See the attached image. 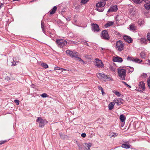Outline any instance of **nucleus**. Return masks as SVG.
Listing matches in <instances>:
<instances>
[{"label": "nucleus", "instance_id": "52", "mask_svg": "<svg viewBox=\"0 0 150 150\" xmlns=\"http://www.w3.org/2000/svg\"><path fill=\"white\" fill-rule=\"evenodd\" d=\"M63 70L65 71V70H67L65 69L62 68V70H61V71L60 72H62Z\"/></svg>", "mask_w": 150, "mask_h": 150}, {"label": "nucleus", "instance_id": "23", "mask_svg": "<svg viewBox=\"0 0 150 150\" xmlns=\"http://www.w3.org/2000/svg\"><path fill=\"white\" fill-rule=\"evenodd\" d=\"M115 105V103L114 102H110L108 105L109 109L110 110H111L113 108V107Z\"/></svg>", "mask_w": 150, "mask_h": 150}, {"label": "nucleus", "instance_id": "46", "mask_svg": "<svg viewBox=\"0 0 150 150\" xmlns=\"http://www.w3.org/2000/svg\"><path fill=\"white\" fill-rule=\"evenodd\" d=\"M147 84L148 86L150 87V80H148L147 81Z\"/></svg>", "mask_w": 150, "mask_h": 150}, {"label": "nucleus", "instance_id": "36", "mask_svg": "<svg viewBox=\"0 0 150 150\" xmlns=\"http://www.w3.org/2000/svg\"><path fill=\"white\" fill-rule=\"evenodd\" d=\"M41 96L43 98H46L48 97V95L45 93H44L41 95Z\"/></svg>", "mask_w": 150, "mask_h": 150}, {"label": "nucleus", "instance_id": "58", "mask_svg": "<svg viewBox=\"0 0 150 150\" xmlns=\"http://www.w3.org/2000/svg\"><path fill=\"white\" fill-rule=\"evenodd\" d=\"M13 1H19L20 0H13Z\"/></svg>", "mask_w": 150, "mask_h": 150}, {"label": "nucleus", "instance_id": "18", "mask_svg": "<svg viewBox=\"0 0 150 150\" xmlns=\"http://www.w3.org/2000/svg\"><path fill=\"white\" fill-rule=\"evenodd\" d=\"M113 61L114 62H121L123 61V60L122 58L117 57L114 58L113 59Z\"/></svg>", "mask_w": 150, "mask_h": 150}, {"label": "nucleus", "instance_id": "62", "mask_svg": "<svg viewBox=\"0 0 150 150\" xmlns=\"http://www.w3.org/2000/svg\"><path fill=\"white\" fill-rule=\"evenodd\" d=\"M127 84L126 83V84H125V85H126V86H127Z\"/></svg>", "mask_w": 150, "mask_h": 150}, {"label": "nucleus", "instance_id": "37", "mask_svg": "<svg viewBox=\"0 0 150 150\" xmlns=\"http://www.w3.org/2000/svg\"><path fill=\"white\" fill-rule=\"evenodd\" d=\"M77 145L80 150H81L83 148V145L82 144H80L78 143Z\"/></svg>", "mask_w": 150, "mask_h": 150}, {"label": "nucleus", "instance_id": "8", "mask_svg": "<svg viewBox=\"0 0 150 150\" xmlns=\"http://www.w3.org/2000/svg\"><path fill=\"white\" fill-rule=\"evenodd\" d=\"M127 59L128 61H132L135 62H137L138 63H140L142 62V61L139 59L134 58L133 57H128L127 58Z\"/></svg>", "mask_w": 150, "mask_h": 150}, {"label": "nucleus", "instance_id": "25", "mask_svg": "<svg viewBox=\"0 0 150 150\" xmlns=\"http://www.w3.org/2000/svg\"><path fill=\"white\" fill-rule=\"evenodd\" d=\"M131 146L127 144H123L122 145V147L126 149H129L131 147Z\"/></svg>", "mask_w": 150, "mask_h": 150}, {"label": "nucleus", "instance_id": "60", "mask_svg": "<svg viewBox=\"0 0 150 150\" xmlns=\"http://www.w3.org/2000/svg\"><path fill=\"white\" fill-rule=\"evenodd\" d=\"M101 49L102 50H103L104 49L103 48H101Z\"/></svg>", "mask_w": 150, "mask_h": 150}, {"label": "nucleus", "instance_id": "61", "mask_svg": "<svg viewBox=\"0 0 150 150\" xmlns=\"http://www.w3.org/2000/svg\"><path fill=\"white\" fill-rule=\"evenodd\" d=\"M15 79V78H13V79H12L13 80V79Z\"/></svg>", "mask_w": 150, "mask_h": 150}, {"label": "nucleus", "instance_id": "49", "mask_svg": "<svg viewBox=\"0 0 150 150\" xmlns=\"http://www.w3.org/2000/svg\"><path fill=\"white\" fill-rule=\"evenodd\" d=\"M4 6V4L2 3L0 4V9Z\"/></svg>", "mask_w": 150, "mask_h": 150}, {"label": "nucleus", "instance_id": "34", "mask_svg": "<svg viewBox=\"0 0 150 150\" xmlns=\"http://www.w3.org/2000/svg\"><path fill=\"white\" fill-rule=\"evenodd\" d=\"M41 65L45 68H47L48 67V65L45 63H42L41 64Z\"/></svg>", "mask_w": 150, "mask_h": 150}, {"label": "nucleus", "instance_id": "10", "mask_svg": "<svg viewBox=\"0 0 150 150\" xmlns=\"http://www.w3.org/2000/svg\"><path fill=\"white\" fill-rule=\"evenodd\" d=\"M123 100L122 99L119 98L115 99L113 100V102H114V103H116L117 105H119L123 103Z\"/></svg>", "mask_w": 150, "mask_h": 150}, {"label": "nucleus", "instance_id": "7", "mask_svg": "<svg viewBox=\"0 0 150 150\" xmlns=\"http://www.w3.org/2000/svg\"><path fill=\"white\" fill-rule=\"evenodd\" d=\"M102 38L105 40H108L109 38V36L108 33L106 30H103L102 32Z\"/></svg>", "mask_w": 150, "mask_h": 150}, {"label": "nucleus", "instance_id": "35", "mask_svg": "<svg viewBox=\"0 0 150 150\" xmlns=\"http://www.w3.org/2000/svg\"><path fill=\"white\" fill-rule=\"evenodd\" d=\"M89 0H81V3L82 4H86L87 2Z\"/></svg>", "mask_w": 150, "mask_h": 150}, {"label": "nucleus", "instance_id": "51", "mask_svg": "<svg viewBox=\"0 0 150 150\" xmlns=\"http://www.w3.org/2000/svg\"><path fill=\"white\" fill-rule=\"evenodd\" d=\"M101 91V92H102V93L103 95L104 94H105V92L103 91V90H102V91Z\"/></svg>", "mask_w": 150, "mask_h": 150}, {"label": "nucleus", "instance_id": "44", "mask_svg": "<svg viewBox=\"0 0 150 150\" xmlns=\"http://www.w3.org/2000/svg\"><path fill=\"white\" fill-rule=\"evenodd\" d=\"M142 76L145 78L147 76V74L146 73H144L142 75Z\"/></svg>", "mask_w": 150, "mask_h": 150}, {"label": "nucleus", "instance_id": "13", "mask_svg": "<svg viewBox=\"0 0 150 150\" xmlns=\"http://www.w3.org/2000/svg\"><path fill=\"white\" fill-rule=\"evenodd\" d=\"M117 6L116 5L111 6L108 11V12H116L117 10Z\"/></svg>", "mask_w": 150, "mask_h": 150}, {"label": "nucleus", "instance_id": "28", "mask_svg": "<svg viewBox=\"0 0 150 150\" xmlns=\"http://www.w3.org/2000/svg\"><path fill=\"white\" fill-rule=\"evenodd\" d=\"M109 68L110 70L112 71H115L116 70V67L114 65H110Z\"/></svg>", "mask_w": 150, "mask_h": 150}, {"label": "nucleus", "instance_id": "21", "mask_svg": "<svg viewBox=\"0 0 150 150\" xmlns=\"http://www.w3.org/2000/svg\"><path fill=\"white\" fill-rule=\"evenodd\" d=\"M9 60H11V62H10L8 60V65L11 66H14L16 65V63H14L12 61H13V58H11V57H10V58H9Z\"/></svg>", "mask_w": 150, "mask_h": 150}, {"label": "nucleus", "instance_id": "16", "mask_svg": "<svg viewBox=\"0 0 150 150\" xmlns=\"http://www.w3.org/2000/svg\"><path fill=\"white\" fill-rule=\"evenodd\" d=\"M146 51H142L140 54V57L143 59H145L146 57Z\"/></svg>", "mask_w": 150, "mask_h": 150}, {"label": "nucleus", "instance_id": "1", "mask_svg": "<svg viewBox=\"0 0 150 150\" xmlns=\"http://www.w3.org/2000/svg\"><path fill=\"white\" fill-rule=\"evenodd\" d=\"M36 121L37 122V124L38 125L39 127H44L45 125L47 124L48 123V122L46 120H43L41 117H38Z\"/></svg>", "mask_w": 150, "mask_h": 150}, {"label": "nucleus", "instance_id": "26", "mask_svg": "<svg viewBox=\"0 0 150 150\" xmlns=\"http://www.w3.org/2000/svg\"><path fill=\"white\" fill-rule=\"evenodd\" d=\"M120 120L122 122H125V117L123 114L120 115Z\"/></svg>", "mask_w": 150, "mask_h": 150}, {"label": "nucleus", "instance_id": "9", "mask_svg": "<svg viewBox=\"0 0 150 150\" xmlns=\"http://www.w3.org/2000/svg\"><path fill=\"white\" fill-rule=\"evenodd\" d=\"M95 65L98 67H104L102 61L98 59H96Z\"/></svg>", "mask_w": 150, "mask_h": 150}, {"label": "nucleus", "instance_id": "12", "mask_svg": "<svg viewBox=\"0 0 150 150\" xmlns=\"http://www.w3.org/2000/svg\"><path fill=\"white\" fill-rule=\"evenodd\" d=\"M145 3L144 4V6L145 8L147 10L150 9V0H143Z\"/></svg>", "mask_w": 150, "mask_h": 150}, {"label": "nucleus", "instance_id": "38", "mask_svg": "<svg viewBox=\"0 0 150 150\" xmlns=\"http://www.w3.org/2000/svg\"><path fill=\"white\" fill-rule=\"evenodd\" d=\"M147 40L149 41L150 42V33H148L147 35Z\"/></svg>", "mask_w": 150, "mask_h": 150}, {"label": "nucleus", "instance_id": "20", "mask_svg": "<svg viewBox=\"0 0 150 150\" xmlns=\"http://www.w3.org/2000/svg\"><path fill=\"white\" fill-rule=\"evenodd\" d=\"M57 9L56 6H54L53 8L50 11V14H53L55 13Z\"/></svg>", "mask_w": 150, "mask_h": 150}, {"label": "nucleus", "instance_id": "22", "mask_svg": "<svg viewBox=\"0 0 150 150\" xmlns=\"http://www.w3.org/2000/svg\"><path fill=\"white\" fill-rule=\"evenodd\" d=\"M85 145L86 150H90V148L91 146V143H86L85 144Z\"/></svg>", "mask_w": 150, "mask_h": 150}, {"label": "nucleus", "instance_id": "11", "mask_svg": "<svg viewBox=\"0 0 150 150\" xmlns=\"http://www.w3.org/2000/svg\"><path fill=\"white\" fill-rule=\"evenodd\" d=\"M92 30L94 32H98L99 31V26L96 24H93L92 25Z\"/></svg>", "mask_w": 150, "mask_h": 150}, {"label": "nucleus", "instance_id": "50", "mask_svg": "<svg viewBox=\"0 0 150 150\" xmlns=\"http://www.w3.org/2000/svg\"><path fill=\"white\" fill-rule=\"evenodd\" d=\"M79 61L80 62H82L83 63H84V61L83 60H82L81 58H80L79 57Z\"/></svg>", "mask_w": 150, "mask_h": 150}, {"label": "nucleus", "instance_id": "59", "mask_svg": "<svg viewBox=\"0 0 150 150\" xmlns=\"http://www.w3.org/2000/svg\"><path fill=\"white\" fill-rule=\"evenodd\" d=\"M85 44L86 45H88V43H87L86 42H85Z\"/></svg>", "mask_w": 150, "mask_h": 150}, {"label": "nucleus", "instance_id": "24", "mask_svg": "<svg viewBox=\"0 0 150 150\" xmlns=\"http://www.w3.org/2000/svg\"><path fill=\"white\" fill-rule=\"evenodd\" d=\"M130 29L133 31H134L136 30V27L134 24H132L130 25Z\"/></svg>", "mask_w": 150, "mask_h": 150}, {"label": "nucleus", "instance_id": "31", "mask_svg": "<svg viewBox=\"0 0 150 150\" xmlns=\"http://www.w3.org/2000/svg\"><path fill=\"white\" fill-rule=\"evenodd\" d=\"M144 21L142 19H140L138 21V24L140 25H142L144 23Z\"/></svg>", "mask_w": 150, "mask_h": 150}, {"label": "nucleus", "instance_id": "45", "mask_svg": "<svg viewBox=\"0 0 150 150\" xmlns=\"http://www.w3.org/2000/svg\"><path fill=\"white\" fill-rule=\"evenodd\" d=\"M81 136L83 137H85L86 136V134L85 133H83L81 134Z\"/></svg>", "mask_w": 150, "mask_h": 150}, {"label": "nucleus", "instance_id": "29", "mask_svg": "<svg viewBox=\"0 0 150 150\" xmlns=\"http://www.w3.org/2000/svg\"><path fill=\"white\" fill-rule=\"evenodd\" d=\"M96 10L98 11L101 12L103 11L104 8L102 7H97V8H96Z\"/></svg>", "mask_w": 150, "mask_h": 150}, {"label": "nucleus", "instance_id": "30", "mask_svg": "<svg viewBox=\"0 0 150 150\" xmlns=\"http://www.w3.org/2000/svg\"><path fill=\"white\" fill-rule=\"evenodd\" d=\"M110 136L111 137H115L118 135L117 133H116L112 132L110 134Z\"/></svg>", "mask_w": 150, "mask_h": 150}, {"label": "nucleus", "instance_id": "19", "mask_svg": "<svg viewBox=\"0 0 150 150\" xmlns=\"http://www.w3.org/2000/svg\"><path fill=\"white\" fill-rule=\"evenodd\" d=\"M114 22L113 21H109L105 25V27L108 28L113 25Z\"/></svg>", "mask_w": 150, "mask_h": 150}, {"label": "nucleus", "instance_id": "40", "mask_svg": "<svg viewBox=\"0 0 150 150\" xmlns=\"http://www.w3.org/2000/svg\"><path fill=\"white\" fill-rule=\"evenodd\" d=\"M62 69V68H61L59 67H57L54 68V70H60V72L61 71V70Z\"/></svg>", "mask_w": 150, "mask_h": 150}, {"label": "nucleus", "instance_id": "39", "mask_svg": "<svg viewBox=\"0 0 150 150\" xmlns=\"http://www.w3.org/2000/svg\"><path fill=\"white\" fill-rule=\"evenodd\" d=\"M115 93L117 96L120 97L121 95L120 93L117 91H115Z\"/></svg>", "mask_w": 150, "mask_h": 150}, {"label": "nucleus", "instance_id": "32", "mask_svg": "<svg viewBox=\"0 0 150 150\" xmlns=\"http://www.w3.org/2000/svg\"><path fill=\"white\" fill-rule=\"evenodd\" d=\"M133 2L136 4H139L141 3L143 0H132Z\"/></svg>", "mask_w": 150, "mask_h": 150}, {"label": "nucleus", "instance_id": "2", "mask_svg": "<svg viewBox=\"0 0 150 150\" xmlns=\"http://www.w3.org/2000/svg\"><path fill=\"white\" fill-rule=\"evenodd\" d=\"M118 73L120 77V79L122 80H125L126 76V70L124 69L119 68L118 69Z\"/></svg>", "mask_w": 150, "mask_h": 150}, {"label": "nucleus", "instance_id": "42", "mask_svg": "<svg viewBox=\"0 0 150 150\" xmlns=\"http://www.w3.org/2000/svg\"><path fill=\"white\" fill-rule=\"evenodd\" d=\"M5 79L7 81H9V80H11L10 78L8 76H6L5 77Z\"/></svg>", "mask_w": 150, "mask_h": 150}, {"label": "nucleus", "instance_id": "27", "mask_svg": "<svg viewBox=\"0 0 150 150\" xmlns=\"http://www.w3.org/2000/svg\"><path fill=\"white\" fill-rule=\"evenodd\" d=\"M140 41L143 44H147V40L145 38H142L140 39Z\"/></svg>", "mask_w": 150, "mask_h": 150}, {"label": "nucleus", "instance_id": "47", "mask_svg": "<svg viewBox=\"0 0 150 150\" xmlns=\"http://www.w3.org/2000/svg\"><path fill=\"white\" fill-rule=\"evenodd\" d=\"M129 67L130 68V71L131 72H133L134 71V68L133 67Z\"/></svg>", "mask_w": 150, "mask_h": 150}, {"label": "nucleus", "instance_id": "55", "mask_svg": "<svg viewBox=\"0 0 150 150\" xmlns=\"http://www.w3.org/2000/svg\"><path fill=\"white\" fill-rule=\"evenodd\" d=\"M65 8H64L62 10V11L63 12L65 11Z\"/></svg>", "mask_w": 150, "mask_h": 150}, {"label": "nucleus", "instance_id": "33", "mask_svg": "<svg viewBox=\"0 0 150 150\" xmlns=\"http://www.w3.org/2000/svg\"><path fill=\"white\" fill-rule=\"evenodd\" d=\"M41 25L42 30L43 32L44 33L45 31L44 30V23L43 21H41Z\"/></svg>", "mask_w": 150, "mask_h": 150}, {"label": "nucleus", "instance_id": "43", "mask_svg": "<svg viewBox=\"0 0 150 150\" xmlns=\"http://www.w3.org/2000/svg\"><path fill=\"white\" fill-rule=\"evenodd\" d=\"M7 141L6 140L4 141H0V144L1 145L2 144H3L6 142Z\"/></svg>", "mask_w": 150, "mask_h": 150}, {"label": "nucleus", "instance_id": "54", "mask_svg": "<svg viewBox=\"0 0 150 150\" xmlns=\"http://www.w3.org/2000/svg\"><path fill=\"white\" fill-rule=\"evenodd\" d=\"M127 87H128V88H131V87L129 85H128V84H127V85L126 86Z\"/></svg>", "mask_w": 150, "mask_h": 150}, {"label": "nucleus", "instance_id": "3", "mask_svg": "<svg viewBox=\"0 0 150 150\" xmlns=\"http://www.w3.org/2000/svg\"><path fill=\"white\" fill-rule=\"evenodd\" d=\"M97 76L100 79H103L108 81H113L112 79L109 76H106L104 74L98 73L96 74Z\"/></svg>", "mask_w": 150, "mask_h": 150}, {"label": "nucleus", "instance_id": "17", "mask_svg": "<svg viewBox=\"0 0 150 150\" xmlns=\"http://www.w3.org/2000/svg\"><path fill=\"white\" fill-rule=\"evenodd\" d=\"M105 2L104 1H102L100 3H98L96 4V7H103L105 4Z\"/></svg>", "mask_w": 150, "mask_h": 150}, {"label": "nucleus", "instance_id": "6", "mask_svg": "<svg viewBox=\"0 0 150 150\" xmlns=\"http://www.w3.org/2000/svg\"><path fill=\"white\" fill-rule=\"evenodd\" d=\"M56 42L58 45L61 47H63L67 44V41L64 39H57L56 40Z\"/></svg>", "mask_w": 150, "mask_h": 150}, {"label": "nucleus", "instance_id": "48", "mask_svg": "<svg viewBox=\"0 0 150 150\" xmlns=\"http://www.w3.org/2000/svg\"><path fill=\"white\" fill-rule=\"evenodd\" d=\"M98 89L99 90H101V91L103 90V89L102 88L101 86H98Z\"/></svg>", "mask_w": 150, "mask_h": 150}, {"label": "nucleus", "instance_id": "4", "mask_svg": "<svg viewBox=\"0 0 150 150\" xmlns=\"http://www.w3.org/2000/svg\"><path fill=\"white\" fill-rule=\"evenodd\" d=\"M66 53L69 54L72 57H75L76 58L79 59V53L75 51H71L70 50H67L66 51Z\"/></svg>", "mask_w": 150, "mask_h": 150}, {"label": "nucleus", "instance_id": "56", "mask_svg": "<svg viewBox=\"0 0 150 150\" xmlns=\"http://www.w3.org/2000/svg\"><path fill=\"white\" fill-rule=\"evenodd\" d=\"M148 62L149 63H148V64L149 65H150V60H148Z\"/></svg>", "mask_w": 150, "mask_h": 150}, {"label": "nucleus", "instance_id": "14", "mask_svg": "<svg viewBox=\"0 0 150 150\" xmlns=\"http://www.w3.org/2000/svg\"><path fill=\"white\" fill-rule=\"evenodd\" d=\"M124 40L128 43H131L132 42V38L128 36H125L123 37Z\"/></svg>", "mask_w": 150, "mask_h": 150}, {"label": "nucleus", "instance_id": "57", "mask_svg": "<svg viewBox=\"0 0 150 150\" xmlns=\"http://www.w3.org/2000/svg\"><path fill=\"white\" fill-rule=\"evenodd\" d=\"M122 83H123L124 84H125H125H126V83L124 81H122Z\"/></svg>", "mask_w": 150, "mask_h": 150}, {"label": "nucleus", "instance_id": "5", "mask_svg": "<svg viewBox=\"0 0 150 150\" xmlns=\"http://www.w3.org/2000/svg\"><path fill=\"white\" fill-rule=\"evenodd\" d=\"M124 44L122 42L118 41L116 43V48L117 50L120 52L124 49Z\"/></svg>", "mask_w": 150, "mask_h": 150}, {"label": "nucleus", "instance_id": "53", "mask_svg": "<svg viewBox=\"0 0 150 150\" xmlns=\"http://www.w3.org/2000/svg\"><path fill=\"white\" fill-rule=\"evenodd\" d=\"M70 17H68L67 18V21H70Z\"/></svg>", "mask_w": 150, "mask_h": 150}, {"label": "nucleus", "instance_id": "41", "mask_svg": "<svg viewBox=\"0 0 150 150\" xmlns=\"http://www.w3.org/2000/svg\"><path fill=\"white\" fill-rule=\"evenodd\" d=\"M14 102L17 105H18L19 104V101L18 100H15Z\"/></svg>", "mask_w": 150, "mask_h": 150}, {"label": "nucleus", "instance_id": "15", "mask_svg": "<svg viewBox=\"0 0 150 150\" xmlns=\"http://www.w3.org/2000/svg\"><path fill=\"white\" fill-rule=\"evenodd\" d=\"M139 88L143 91L145 89V84L143 82L141 81L139 82Z\"/></svg>", "mask_w": 150, "mask_h": 150}]
</instances>
